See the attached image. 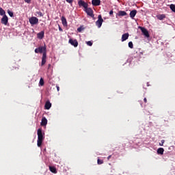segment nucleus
<instances>
[{"instance_id": "nucleus-39", "label": "nucleus", "mask_w": 175, "mask_h": 175, "mask_svg": "<svg viewBox=\"0 0 175 175\" xmlns=\"http://www.w3.org/2000/svg\"><path fill=\"white\" fill-rule=\"evenodd\" d=\"M50 66H51V64H49V67H50Z\"/></svg>"}, {"instance_id": "nucleus-28", "label": "nucleus", "mask_w": 175, "mask_h": 175, "mask_svg": "<svg viewBox=\"0 0 175 175\" xmlns=\"http://www.w3.org/2000/svg\"><path fill=\"white\" fill-rule=\"evenodd\" d=\"M86 44H88V46H92V42L88 41L86 42Z\"/></svg>"}, {"instance_id": "nucleus-4", "label": "nucleus", "mask_w": 175, "mask_h": 175, "mask_svg": "<svg viewBox=\"0 0 175 175\" xmlns=\"http://www.w3.org/2000/svg\"><path fill=\"white\" fill-rule=\"evenodd\" d=\"M103 22H104V20L101 17V15H98V21H96V27H98V28H100Z\"/></svg>"}, {"instance_id": "nucleus-38", "label": "nucleus", "mask_w": 175, "mask_h": 175, "mask_svg": "<svg viewBox=\"0 0 175 175\" xmlns=\"http://www.w3.org/2000/svg\"><path fill=\"white\" fill-rule=\"evenodd\" d=\"M113 14V11H109V15H112Z\"/></svg>"}, {"instance_id": "nucleus-2", "label": "nucleus", "mask_w": 175, "mask_h": 175, "mask_svg": "<svg viewBox=\"0 0 175 175\" xmlns=\"http://www.w3.org/2000/svg\"><path fill=\"white\" fill-rule=\"evenodd\" d=\"M34 53H45L46 56V46H39L38 49H34Z\"/></svg>"}, {"instance_id": "nucleus-26", "label": "nucleus", "mask_w": 175, "mask_h": 175, "mask_svg": "<svg viewBox=\"0 0 175 175\" xmlns=\"http://www.w3.org/2000/svg\"><path fill=\"white\" fill-rule=\"evenodd\" d=\"M129 47L131 49H133V42H132L131 41L129 42Z\"/></svg>"}, {"instance_id": "nucleus-22", "label": "nucleus", "mask_w": 175, "mask_h": 175, "mask_svg": "<svg viewBox=\"0 0 175 175\" xmlns=\"http://www.w3.org/2000/svg\"><path fill=\"white\" fill-rule=\"evenodd\" d=\"M0 16H5V11L2 8H0Z\"/></svg>"}, {"instance_id": "nucleus-34", "label": "nucleus", "mask_w": 175, "mask_h": 175, "mask_svg": "<svg viewBox=\"0 0 175 175\" xmlns=\"http://www.w3.org/2000/svg\"><path fill=\"white\" fill-rule=\"evenodd\" d=\"M59 31L63 32V29H62V27H60V26H59Z\"/></svg>"}, {"instance_id": "nucleus-14", "label": "nucleus", "mask_w": 175, "mask_h": 175, "mask_svg": "<svg viewBox=\"0 0 175 175\" xmlns=\"http://www.w3.org/2000/svg\"><path fill=\"white\" fill-rule=\"evenodd\" d=\"M45 109L49 110L51 108V103L50 101L47 100L46 103H45Z\"/></svg>"}, {"instance_id": "nucleus-24", "label": "nucleus", "mask_w": 175, "mask_h": 175, "mask_svg": "<svg viewBox=\"0 0 175 175\" xmlns=\"http://www.w3.org/2000/svg\"><path fill=\"white\" fill-rule=\"evenodd\" d=\"M8 14H9L10 17H14V12H11L10 10H8Z\"/></svg>"}, {"instance_id": "nucleus-33", "label": "nucleus", "mask_w": 175, "mask_h": 175, "mask_svg": "<svg viewBox=\"0 0 175 175\" xmlns=\"http://www.w3.org/2000/svg\"><path fill=\"white\" fill-rule=\"evenodd\" d=\"M24 1H25L26 3H30L31 0H24Z\"/></svg>"}, {"instance_id": "nucleus-12", "label": "nucleus", "mask_w": 175, "mask_h": 175, "mask_svg": "<svg viewBox=\"0 0 175 175\" xmlns=\"http://www.w3.org/2000/svg\"><path fill=\"white\" fill-rule=\"evenodd\" d=\"M137 10H133L132 11H131V12H129V16L132 18H134L135 15H137Z\"/></svg>"}, {"instance_id": "nucleus-32", "label": "nucleus", "mask_w": 175, "mask_h": 175, "mask_svg": "<svg viewBox=\"0 0 175 175\" xmlns=\"http://www.w3.org/2000/svg\"><path fill=\"white\" fill-rule=\"evenodd\" d=\"M83 28L81 27H80L79 28L77 29L78 32H81V31H83Z\"/></svg>"}, {"instance_id": "nucleus-18", "label": "nucleus", "mask_w": 175, "mask_h": 175, "mask_svg": "<svg viewBox=\"0 0 175 175\" xmlns=\"http://www.w3.org/2000/svg\"><path fill=\"white\" fill-rule=\"evenodd\" d=\"M157 20L162 21L163 18H166L165 14H159L157 16Z\"/></svg>"}, {"instance_id": "nucleus-6", "label": "nucleus", "mask_w": 175, "mask_h": 175, "mask_svg": "<svg viewBox=\"0 0 175 175\" xmlns=\"http://www.w3.org/2000/svg\"><path fill=\"white\" fill-rule=\"evenodd\" d=\"M83 11L88 14V16H91V18H94V14H93V10L92 8H83Z\"/></svg>"}, {"instance_id": "nucleus-11", "label": "nucleus", "mask_w": 175, "mask_h": 175, "mask_svg": "<svg viewBox=\"0 0 175 175\" xmlns=\"http://www.w3.org/2000/svg\"><path fill=\"white\" fill-rule=\"evenodd\" d=\"M92 5L93 6L100 5V0H92Z\"/></svg>"}, {"instance_id": "nucleus-16", "label": "nucleus", "mask_w": 175, "mask_h": 175, "mask_svg": "<svg viewBox=\"0 0 175 175\" xmlns=\"http://www.w3.org/2000/svg\"><path fill=\"white\" fill-rule=\"evenodd\" d=\"M43 38H44V31H43L37 33V38H38L39 40H42Z\"/></svg>"}, {"instance_id": "nucleus-17", "label": "nucleus", "mask_w": 175, "mask_h": 175, "mask_svg": "<svg viewBox=\"0 0 175 175\" xmlns=\"http://www.w3.org/2000/svg\"><path fill=\"white\" fill-rule=\"evenodd\" d=\"M62 23L63 24V26H68V21L64 16H62Z\"/></svg>"}, {"instance_id": "nucleus-13", "label": "nucleus", "mask_w": 175, "mask_h": 175, "mask_svg": "<svg viewBox=\"0 0 175 175\" xmlns=\"http://www.w3.org/2000/svg\"><path fill=\"white\" fill-rule=\"evenodd\" d=\"M45 63H46V55H45V53H44L42 57V66H43Z\"/></svg>"}, {"instance_id": "nucleus-29", "label": "nucleus", "mask_w": 175, "mask_h": 175, "mask_svg": "<svg viewBox=\"0 0 175 175\" xmlns=\"http://www.w3.org/2000/svg\"><path fill=\"white\" fill-rule=\"evenodd\" d=\"M37 14H38L40 17H43V13L41 12H37Z\"/></svg>"}, {"instance_id": "nucleus-10", "label": "nucleus", "mask_w": 175, "mask_h": 175, "mask_svg": "<svg viewBox=\"0 0 175 175\" xmlns=\"http://www.w3.org/2000/svg\"><path fill=\"white\" fill-rule=\"evenodd\" d=\"M129 33L122 34V36H121V42H125L129 39Z\"/></svg>"}, {"instance_id": "nucleus-8", "label": "nucleus", "mask_w": 175, "mask_h": 175, "mask_svg": "<svg viewBox=\"0 0 175 175\" xmlns=\"http://www.w3.org/2000/svg\"><path fill=\"white\" fill-rule=\"evenodd\" d=\"M1 24L4 25H8V18L6 15L3 16V18H1Z\"/></svg>"}, {"instance_id": "nucleus-30", "label": "nucleus", "mask_w": 175, "mask_h": 175, "mask_svg": "<svg viewBox=\"0 0 175 175\" xmlns=\"http://www.w3.org/2000/svg\"><path fill=\"white\" fill-rule=\"evenodd\" d=\"M163 144H165V139H162V140H161V143L159 144V145L160 146H163Z\"/></svg>"}, {"instance_id": "nucleus-3", "label": "nucleus", "mask_w": 175, "mask_h": 175, "mask_svg": "<svg viewBox=\"0 0 175 175\" xmlns=\"http://www.w3.org/2000/svg\"><path fill=\"white\" fill-rule=\"evenodd\" d=\"M29 22L30 23L31 25H36L38 24V18L35 16L30 17V18H29Z\"/></svg>"}, {"instance_id": "nucleus-37", "label": "nucleus", "mask_w": 175, "mask_h": 175, "mask_svg": "<svg viewBox=\"0 0 175 175\" xmlns=\"http://www.w3.org/2000/svg\"><path fill=\"white\" fill-rule=\"evenodd\" d=\"M111 157H112L111 155L108 156V157H107V160H109V159H111Z\"/></svg>"}, {"instance_id": "nucleus-23", "label": "nucleus", "mask_w": 175, "mask_h": 175, "mask_svg": "<svg viewBox=\"0 0 175 175\" xmlns=\"http://www.w3.org/2000/svg\"><path fill=\"white\" fill-rule=\"evenodd\" d=\"M170 10H172V12H174V13H175V5L174 4L170 5Z\"/></svg>"}, {"instance_id": "nucleus-19", "label": "nucleus", "mask_w": 175, "mask_h": 175, "mask_svg": "<svg viewBox=\"0 0 175 175\" xmlns=\"http://www.w3.org/2000/svg\"><path fill=\"white\" fill-rule=\"evenodd\" d=\"M127 15V13L125 11H119L118 16H125Z\"/></svg>"}, {"instance_id": "nucleus-7", "label": "nucleus", "mask_w": 175, "mask_h": 175, "mask_svg": "<svg viewBox=\"0 0 175 175\" xmlns=\"http://www.w3.org/2000/svg\"><path fill=\"white\" fill-rule=\"evenodd\" d=\"M141 32L144 36H145L146 38H150V33H148V31L145 29V27H140Z\"/></svg>"}, {"instance_id": "nucleus-15", "label": "nucleus", "mask_w": 175, "mask_h": 175, "mask_svg": "<svg viewBox=\"0 0 175 175\" xmlns=\"http://www.w3.org/2000/svg\"><path fill=\"white\" fill-rule=\"evenodd\" d=\"M46 124H47V120L46 118L44 117L42 118V122H40V126H46Z\"/></svg>"}, {"instance_id": "nucleus-25", "label": "nucleus", "mask_w": 175, "mask_h": 175, "mask_svg": "<svg viewBox=\"0 0 175 175\" xmlns=\"http://www.w3.org/2000/svg\"><path fill=\"white\" fill-rule=\"evenodd\" d=\"M39 85H40V86L44 85V79H43V78H40V79L39 81Z\"/></svg>"}, {"instance_id": "nucleus-31", "label": "nucleus", "mask_w": 175, "mask_h": 175, "mask_svg": "<svg viewBox=\"0 0 175 175\" xmlns=\"http://www.w3.org/2000/svg\"><path fill=\"white\" fill-rule=\"evenodd\" d=\"M66 1L67 3L72 4L73 3V0H65Z\"/></svg>"}, {"instance_id": "nucleus-36", "label": "nucleus", "mask_w": 175, "mask_h": 175, "mask_svg": "<svg viewBox=\"0 0 175 175\" xmlns=\"http://www.w3.org/2000/svg\"><path fill=\"white\" fill-rule=\"evenodd\" d=\"M144 102H145V103H147V98H144Z\"/></svg>"}, {"instance_id": "nucleus-20", "label": "nucleus", "mask_w": 175, "mask_h": 175, "mask_svg": "<svg viewBox=\"0 0 175 175\" xmlns=\"http://www.w3.org/2000/svg\"><path fill=\"white\" fill-rule=\"evenodd\" d=\"M165 151V150L162 148H157V154H163V152Z\"/></svg>"}, {"instance_id": "nucleus-5", "label": "nucleus", "mask_w": 175, "mask_h": 175, "mask_svg": "<svg viewBox=\"0 0 175 175\" xmlns=\"http://www.w3.org/2000/svg\"><path fill=\"white\" fill-rule=\"evenodd\" d=\"M78 5H79L80 8L83 7V9L90 8H88V3L85 2L83 0H79V1H78Z\"/></svg>"}, {"instance_id": "nucleus-9", "label": "nucleus", "mask_w": 175, "mask_h": 175, "mask_svg": "<svg viewBox=\"0 0 175 175\" xmlns=\"http://www.w3.org/2000/svg\"><path fill=\"white\" fill-rule=\"evenodd\" d=\"M68 43H70V44H71L72 46H73L75 47L78 46V41H77V40L70 39V40H68Z\"/></svg>"}, {"instance_id": "nucleus-27", "label": "nucleus", "mask_w": 175, "mask_h": 175, "mask_svg": "<svg viewBox=\"0 0 175 175\" xmlns=\"http://www.w3.org/2000/svg\"><path fill=\"white\" fill-rule=\"evenodd\" d=\"M104 163V161L98 159V165H101Z\"/></svg>"}, {"instance_id": "nucleus-1", "label": "nucleus", "mask_w": 175, "mask_h": 175, "mask_svg": "<svg viewBox=\"0 0 175 175\" xmlns=\"http://www.w3.org/2000/svg\"><path fill=\"white\" fill-rule=\"evenodd\" d=\"M37 135L38 136V139L37 140V146L40 147L42 146V144L43 143L44 140V134L42 132V129H38L37 131Z\"/></svg>"}, {"instance_id": "nucleus-21", "label": "nucleus", "mask_w": 175, "mask_h": 175, "mask_svg": "<svg viewBox=\"0 0 175 175\" xmlns=\"http://www.w3.org/2000/svg\"><path fill=\"white\" fill-rule=\"evenodd\" d=\"M50 172L53 174H57V170L55 167L50 166L49 167Z\"/></svg>"}, {"instance_id": "nucleus-35", "label": "nucleus", "mask_w": 175, "mask_h": 175, "mask_svg": "<svg viewBox=\"0 0 175 175\" xmlns=\"http://www.w3.org/2000/svg\"><path fill=\"white\" fill-rule=\"evenodd\" d=\"M56 88H57V91L59 92V86L57 85Z\"/></svg>"}]
</instances>
